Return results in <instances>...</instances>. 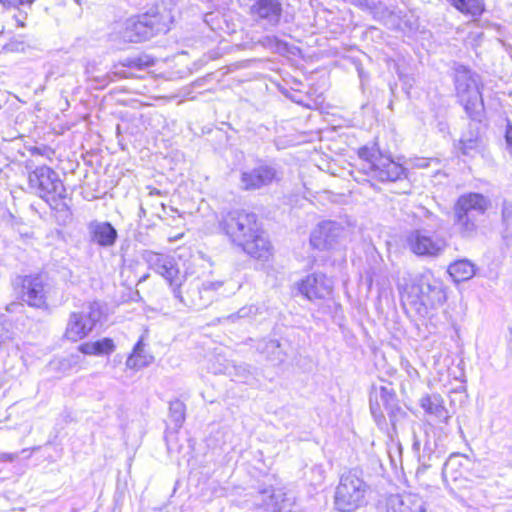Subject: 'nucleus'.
Segmentation results:
<instances>
[{"mask_svg":"<svg viewBox=\"0 0 512 512\" xmlns=\"http://www.w3.org/2000/svg\"><path fill=\"white\" fill-rule=\"evenodd\" d=\"M398 291L405 311L419 318L432 317L447 300V287L430 271L402 277Z\"/></svg>","mask_w":512,"mask_h":512,"instance_id":"obj_1","label":"nucleus"},{"mask_svg":"<svg viewBox=\"0 0 512 512\" xmlns=\"http://www.w3.org/2000/svg\"><path fill=\"white\" fill-rule=\"evenodd\" d=\"M149 264L153 270L164 277L171 286H174L173 293L176 298L186 306L202 309L212 303L215 292L222 286V282H201L194 279L189 283L186 297L181 294L183 276L175 258H150Z\"/></svg>","mask_w":512,"mask_h":512,"instance_id":"obj_2","label":"nucleus"},{"mask_svg":"<svg viewBox=\"0 0 512 512\" xmlns=\"http://www.w3.org/2000/svg\"><path fill=\"white\" fill-rule=\"evenodd\" d=\"M358 172L371 184L395 183L408 178L407 168L391 155L381 152L375 146L364 145L358 148Z\"/></svg>","mask_w":512,"mask_h":512,"instance_id":"obj_3","label":"nucleus"},{"mask_svg":"<svg viewBox=\"0 0 512 512\" xmlns=\"http://www.w3.org/2000/svg\"><path fill=\"white\" fill-rule=\"evenodd\" d=\"M170 23L171 19L154 5L145 12L127 17L117 31V38L127 44L143 43L168 31Z\"/></svg>","mask_w":512,"mask_h":512,"instance_id":"obj_4","label":"nucleus"},{"mask_svg":"<svg viewBox=\"0 0 512 512\" xmlns=\"http://www.w3.org/2000/svg\"><path fill=\"white\" fill-rule=\"evenodd\" d=\"M227 230L234 241L243 248L247 254L263 256L270 253V242L256 234L257 216L254 213L239 212L227 222Z\"/></svg>","mask_w":512,"mask_h":512,"instance_id":"obj_5","label":"nucleus"},{"mask_svg":"<svg viewBox=\"0 0 512 512\" xmlns=\"http://www.w3.org/2000/svg\"><path fill=\"white\" fill-rule=\"evenodd\" d=\"M369 484L362 472L351 469L340 476L335 490L334 505L339 512H354L368 503Z\"/></svg>","mask_w":512,"mask_h":512,"instance_id":"obj_6","label":"nucleus"},{"mask_svg":"<svg viewBox=\"0 0 512 512\" xmlns=\"http://www.w3.org/2000/svg\"><path fill=\"white\" fill-rule=\"evenodd\" d=\"M29 187L51 208L66 206L67 189L54 169L42 165L27 175Z\"/></svg>","mask_w":512,"mask_h":512,"instance_id":"obj_7","label":"nucleus"},{"mask_svg":"<svg viewBox=\"0 0 512 512\" xmlns=\"http://www.w3.org/2000/svg\"><path fill=\"white\" fill-rule=\"evenodd\" d=\"M488 205L487 199L480 193L469 192L458 197L454 205V218L455 224L463 236H470L476 231L472 213L483 214Z\"/></svg>","mask_w":512,"mask_h":512,"instance_id":"obj_8","label":"nucleus"},{"mask_svg":"<svg viewBox=\"0 0 512 512\" xmlns=\"http://www.w3.org/2000/svg\"><path fill=\"white\" fill-rule=\"evenodd\" d=\"M455 87L467 114L472 118L479 115L484 109L482 85L468 68L457 70Z\"/></svg>","mask_w":512,"mask_h":512,"instance_id":"obj_9","label":"nucleus"},{"mask_svg":"<svg viewBox=\"0 0 512 512\" xmlns=\"http://www.w3.org/2000/svg\"><path fill=\"white\" fill-rule=\"evenodd\" d=\"M103 316V307L99 302H92L81 312L70 314L65 336L68 340L78 341L86 337Z\"/></svg>","mask_w":512,"mask_h":512,"instance_id":"obj_10","label":"nucleus"},{"mask_svg":"<svg viewBox=\"0 0 512 512\" xmlns=\"http://www.w3.org/2000/svg\"><path fill=\"white\" fill-rule=\"evenodd\" d=\"M19 279L21 280L20 297L22 301L34 308H46L49 292L47 277L44 274H35Z\"/></svg>","mask_w":512,"mask_h":512,"instance_id":"obj_11","label":"nucleus"},{"mask_svg":"<svg viewBox=\"0 0 512 512\" xmlns=\"http://www.w3.org/2000/svg\"><path fill=\"white\" fill-rule=\"evenodd\" d=\"M374 397L375 401L373 399V395L370 397V410L377 424L380 425L384 420V415L380 409V403L378 402L379 398L385 409L388 411L391 423L394 426V418L396 417V412L402 413V410L397 407L395 392L392 389L381 386L379 391L375 390Z\"/></svg>","mask_w":512,"mask_h":512,"instance_id":"obj_12","label":"nucleus"},{"mask_svg":"<svg viewBox=\"0 0 512 512\" xmlns=\"http://www.w3.org/2000/svg\"><path fill=\"white\" fill-rule=\"evenodd\" d=\"M298 290L310 301L323 299L331 294L332 282L324 274L314 273L298 284Z\"/></svg>","mask_w":512,"mask_h":512,"instance_id":"obj_13","label":"nucleus"},{"mask_svg":"<svg viewBox=\"0 0 512 512\" xmlns=\"http://www.w3.org/2000/svg\"><path fill=\"white\" fill-rule=\"evenodd\" d=\"M156 63V59L147 53L118 61L113 66V74L118 78H134L138 73L152 67Z\"/></svg>","mask_w":512,"mask_h":512,"instance_id":"obj_14","label":"nucleus"},{"mask_svg":"<svg viewBox=\"0 0 512 512\" xmlns=\"http://www.w3.org/2000/svg\"><path fill=\"white\" fill-rule=\"evenodd\" d=\"M275 180L276 171L267 165L256 167L241 175L243 189L247 191L260 189L270 185Z\"/></svg>","mask_w":512,"mask_h":512,"instance_id":"obj_15","label":"nucleus"},{"mask_svg":"<svg viewBox=\"0 0 512 512\" xmlns=\"http://www.w3.org/2000/svg\"><path fill=\"white\" fill-rule=\"evenodd\" d=\"M388 512H426L423 499L416 494H395L387 499Z\"/></svg>","mask_w":512,"mask_h":512,"instance_id":"obj_16","label":"nucleus"},{"mask_svg":"<svg viewBox=\"0 0 512 512\" xmlns=\"http://www.w3.org/2000/svg\"><path fill=\"white\" fill-rule=\"evenodd\" d=\"M282 11L279 0H257L250 8V13L256 20H266L274 24L279 23Z\"/></svg>","mask_w":512,"mask_h":512,"instance_id":"obj_17","label":"nucleus"},{"mask_svg":"<svg viewBox=\"0 0 512 512\" xmlns=\"http://www.w3.org/2000/svg\"><path fill=\"white\" fill-rule=\"evenodd\" d=\"M90 240L101 247L114 245L117 239V231L109 222H92L89 225Z\"/></svg>","mask_w":512,"mask_h":512,"instance_id":"obj_18","label":"nucleus"},{"mask_svg":"<svg viewBox=\"0 0 512 512\" xmlns=\"http://www.w3.org/2000/svg\"><path fill=\"white\" fill-rule=\"evenodd\" d=\"M420 405L427 414L434 416L438 422L448 423L451 416L444 405L443 398L439 394L422 397Z\"/></svg>","mask_w":512,"mask_h":512,"instance_id":"obj_19","label":"nucleus"},{"mask_svg":"<svg viewBox=\"0 0 512 512\" xmlns=\"http://www.w3.org/2000/svg\"><path fill=\"white\" fill-rule=\"evenodd\" d=\"M469 458L459 453H453L444 463L442 477L446 483L457 482L463 476V469L468 464Z\"/></svg>","mask_w":512,"mask_h":512,"instance_id":"obj_20","label":"nucleus"},{"mask_svg":"<svg viewBox=\"0 0 512 512\" xmlns=\"http://www.w3.org/2000/svg\"><path fill=\"white\" fill-rule=\"evenodd\" d=\"M336 226L333 222H323L312 232L310 242L317 249H325L334 241Z\"/></svg>","mask_w":512,"mask_h":512,"instance_id":"obj_21","label":"nucleus"},{"mask_svg":"<svg viewBox=\"0 0 512 512\" xmlns=\"http://www.w3.org/2000/svg\"><path fill=\"white\" fill-rule=\"evenodd\" d=\"M448 273L455 282L469 280L475 275V265L467 258H460L451 263L448 267Z\"/></svg>","mask_w":512,"mask_h":512,"instance_id":"obj_22","label":"nucleus"},{"mask_svg":"<svg viewBox=\"0 0 512 512\" xmlns=\"http://www.w3.org/2000/svg\"><path fill=\"white\" fill-rule=\"evenodd\" d=\"M154 360V357L144 350V344L140 339L134 346L131 355L126 361V366L130 369H141L148 366Z\"/></svg>","mask_w":512,"mask_h":512,"instance_id":"obj_23","label":"nucleus"},{"mask_svg":"<svg viewBox=\"0 0 512 512\" xmlns=\"http://www.w3.org/2000/svg\"><path fill=\"white\" fill-rule=\"evenodd\" d=\"M460 13L478 18L485 10L483 0H448Z\"/></svg>","mask_w":512,"mask_h":512,"instance_id":"obj_24","label":"nucleus"},{"mask_svg":"<svg viewBox=\"0 0 512 512\" xmlns=\"http://www.w3.org/2000/svg\"><path fill=\"white\" fill-rule=\"evenodd\" d=\"M115 345L110 338L95 342H87L79 346V350L87 355H106L114 351Z\"/></svg>","mask_w":512,"mask_h":512,"instance_id":"obj_25","label":"nucleus"},{"mask_svg":"<svg viewBox=\"0 0 512 512\" xmlns=\"http://www.w3.org/2000/svg\"><path fill=\"white\" fill-rule=\"evenodd\" d=\"M411 250L417 256H434L439 252L431 239L424 236H416L412 240Z\"/></svg>","mask_w":512,"mask_h":512,"instance_id":"obj_26","label":"nucleus"},{"mask_svg":"<svg viewBox=\"0 0 512 512\" xmlns=\"http://www.w3.org/2000/svg\"><path fill=\"white\" fill-rule=\"evenodd\" d=\"M480 138L478 135L461 137L455 144V151L458 155L472 156L479 151Z\"/></svg>","mask_w":512,"mask_h":512,"instance_id":"obj_27","label":"nucleus"},{"mask_svg":"<svg viewBox=\"0 0 512 512\" xmlns=\"http://www.w3.org/2000/svg\"><path fill=\"white\" fill-rule=\"evenodd\" d=\"M224 373L230 376L233 380L243 383H247L253 376L250 366L245 363L228 364L225 367Z\"/></svg>","mask_w":512,"mask_h":512,"instance_id":"obj_28","label":"nucleus"},{"mask_svg":"<svg viewBox=\"0 0 512 512\" xmlns=\"http://www.w3.org/2000/svg\"><path fill=\"white\" fill-rule=\"evenodd\" d=\"M262 352L266 354L268 360L282 363L285 360V353L281 349V345L278 340H269L265 343L262 348Z\"/></svg>","mask_w":512,"mask_h":512,"instance_id":"obj_29","label":"nucleus"},{"mask_svg":"<svg viewBox=\"0 0 512 512\" xmlns=\"http://www.w3.org/2000/svg\"><path fill=\"white\" fill-rule=\"evenodd\" d=\"M169 415L176 429L181 428L185 420V405L180 400L170 402Z\"/></svg>","mask_w":512,"mask_h":512,"instance_id":"obj_30","label":"nucleus"},{"mask_svg":"<svg viewBox=\"0 0 512 512\" xmlns=\"http://www.w3.org/2000/svg\"><path fill=\"white\" fill-rule=\"evenodd\" d=\"M256 313H257L256 307H254L252 305L245 306V307L240 308L235 314L229 315L228 319L231 320L232 322H235L237 319L248 318L253 315H256Z\"/></svg>","mask_w":512,"mask_h":512,"instance_id":"obj_31","label":"nucleus"},{"mask_svg":"<svg viewBox=\"0 0 512 512\" xmlns=\"http://www.w3.org/2000/svg\"><path fill=\"white\" fill-rule=\"evenodd\" d=\"M29 152L32 154V155H41V156H49L51 154H54V150L51 149L50 147H43V148H39V147H31L29 149Z\"/></svg>","mask_w":512,"mask_h":512,"instance_id":"obj_32","label":"nucleus"},{"mask_svg":"<svg viewBox=\"0 0 512 512\" xmlns=\"http://www.w3.org/2000/svg\"><path fill=\"white\" fill-rule=\"evenodd\" d=\"M505 141L512 151V124L508 123L505 129Z\"/></svg>","mask_w":512,"mask_h":512,"instance_id":"obj_33","label":"nucleus"},{"mask_svg":"<svg viewBox=\"0 0 512 512\" xmlns=\"http://www.w3.org/2000/svg\"><path fill=\"white\" fill-rule=\"evenodd\" d=\"M18 453H0V461L2 462H13L18 459Z\"/></svg>","mask_w":512,"mask_h":512,"instance_id":"obj_34","label":"nucleus"},{"mask_svg":"<svg viewBox=\"0 0 512 512\" xmlns=\"http://www.w3.org/2000/svg\"><path fill=\"white\" fill-rule=\"evenodd\" d=\"M19 307H22V304H20V303H11L10 305H8V306L6 307V310H7L8 312H13V311H15L17 308H19Z\"/></svg>","mask_w":512,"mask_h":512,"instance_id":"obj_35","label":"nucleus"},{"mask_svg":"<svg viewBox=\"0 0 512 512\" xmlns=\"http://www.w3.org/2000/svg\"><path fill=\"white\" fill-rule=\"evenodd\" d=\"M366 281H367V283H368V286L370 287V286L372 285V283H373V275H372V274H370V273H367V275H366Z\"/></svg>","mask_w":512,"mask_h":512,"instance_id":"obj_36","label":"nucleus"},{"mask_svg":"<svg viewBox=\"0 0 512 512\" xmlns=\"http://www.w3.org/2000/svg\"><path fill=\"white\" fill-rule=\"evenodd\" d=\"M413 449L415 451H419V449H420V442H419V440H417V439L414 440Z\"/></svg>","mask_w":512,"mask_h":512,"instance_id":"obj_37","label":"nucleus"},{"mask_svg":"<svg viewBox=\"0 0 512 512\" xmlns=\"http://www.w3.org/2000/svg\"><path fill=\"white\" fill-rule=\"evenodd\" d=\"M19 27H24V22L21 20H16Z\"/></svg>","mask_w":512,"mask_h":512,"instance_id":"obj_38","label":"nucleus"}]
</instances>
